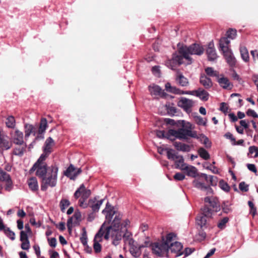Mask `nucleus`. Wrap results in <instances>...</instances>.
<instances>
[{
	"label": "nucleus",
	"mask_w": 258,
	"mask_h": 258,
	"mask_svg": "<svg viewBox=\"0 0 258 258\" xmlns=\"http://www.w3.org/2000/svg\"><path fill=\"white\" fill-rule=\"evenodd\" d=\"M91 195V191L89 189H87L85 185L82 184L80 187L75 191L74 197L76 199H78L81 197V199L83 200H86Z\"/></svg>",
	"instance_id": "13"
},
{
	"label": "nucleus",
	"mask_w": 258,
	"mask_h": 258,
	"mask_svg": "<svg viewBox=\"0 0 258 258\" xmlns=\"http://www.w3.org/2000/svg\"><path fill=\"white\" fill-rule=\"evenodd\" d=\"M122 238L125 244H128L130 246L135 244V240L132 237V234L128 231L126 232L122 235Z\"/></svg>",
	"instance_id": "29"
},
{
	"label": "nucleus",
	"mask_w": 258,
	"mask_h": 258,
	"mask_svg": "<svg viewBox=\"0 0 258 258\" xmlns=\"http://www.w3.org/2000/svg\"><path fill=\"white\" fill-rule=\"evenodd\" d=\"M217 81L219 85L224 89H231L233 87V85L230 83L228 79L223 75H220L218 77Z\"/></svg>",
	"instance_id": "17"
},
{
	"label": "nucleus",
	"mask_w": 258,
	"mask_h": 258,
	"mask_svg": "<svg viewBox=\"0 0 258 258\" xmlns=\"http://www.w3.org/2000/svg\"><path fill=\"white\" fill-rule=\"evenodd\" d=\"M229 218L228 217H224L222 219L218 224V227L220 229H223L226 224L228 222Z\"/></svg>",
	"instance_id": "50"
},
{
	"label": "nucleus",
	"mask_w": 258,
	"mask_h": 258,
	"mask_svg": "<svg viewBox=\"0 0 258 258\" xmlns=\"http://www.w3.org/2000/svg\"><path fill=\"white\" fill-rule=\"evenodd\" d=\"M182 171H184L187 176L194 178L199 175L197 169L192 165L186 164Z\"/></svg>",
	"instance_id": "20"
},
{
	"label": "nucleus",
	"mask_w": 258,
	"mask_h": 258,
	"mask_svg": "<svg viewBox=\"0 0 258 258\" xmlns=\"http://www.w3.org/2000/svg\"><path fill=\"white\" fill-rule=\"evenodd\" d=\"M195 120L196 122L200 125H206L207 124V119L206 118H203L200 116H195Z\"/></svg>",
	"instance_id": "44"
},
{
	"label": "nucleus",
	"mask_w": 258,
	"mask_h": 258,
	"mask_svg": "<svg viewBox=\"0 0 258 258\" xmlns=\"http://www.w3.org/2000/svg\"><path fill=\"white\" fill-rule=\"evenodd\" d=\"M174 146L177 150L183 152H189L190 148L189 145L184 144H182L179 142H175Z\"/></svg>",
	"instance_id": "30"
},
{
	"label": "nucleus",
	"mask_w": 258,
	"mask_h": 258,
	"mask_svg": "<svg viewBox=\"0 0 258 258\" xmlns=\"http://www.w3.org/2000/svg\"><path fill=\"white\" fill-rule=\"evenodd\" d=\"M80 240L84 246L87 245V236L85 229H84V232L80 237Z\"/></svg>",
	"instance_id": "54"
},
{
	"label": "nucleus",
	"mask_w": 258,
	"mask_h": 258,
	"mask_svg": "<svg viewBox=\"0 0 258 258\" xmlns=\"http://www.w3.org/2000/svg\"><path fill=\"white\" fill-rule=\"evenodd\" d=\"M165 150L167 152V156L168 159L175 161L176 168L182 170L184 166L187 164L184 163L183 156L178 155L173 149L166 148Z\"/></svg>",
	"instance_id": "7"
},
{
	"label": "nucleus",
	"mask_w": 258,
	"mask_h": 258,
	"mask_svg": "<svg viewBox=\"0 0 258 258\" xmlns=\"http://www.w3.org/2000/svg\"><path fill=\"white\" fill-rule=\"evenodd\" d=\"M176 235L173 233V236L171 239V242H169L168 246L169 247V251L176 254V256H178L182 253L181 250L182 249V245L181 243L176 241Z\"/></svg>",
	"instance_id": "10"
},
{
	"label": "nucleus",
	"mask_w": 258,
	"mask_h": 258,
	"mask_svg": "<svg viewBox=\"0 0 258 258\" xmlns=\"http://www.w3.org/2000/svg\"><path fill=\"white\" fill-rule=\"evenodd\" d=\"M195 96L199 97L201 100L204 101L208 100L209 94L205 90L199 88L195 91Z\"/></svg>",
	"instance_id": "28"
},
{
	"label": "nucleus",
	"mask_w": 258,
	"mask_h": 258,
	"mask_svg": "<svg viewBox=\"0 0 258 258\" xmlns=\"http://www.w3.org/2000/svg\"><path fill=\"white\" fill-rule=\"evenodd\" d=\"M217 178L216 176L212 175H208L207 183H209L210 186H215L217 184Z\"/></svg>",
	"instance_id": "42"
},
{
	"label": "nucleus",
	"mask_w": 258,
	"mask_h": 258,
	"mask_svg": "<svg viewBox=\"0 0 258 258\" xmlns=\"http://www.w3.org/2000/svg\"><path fill=\"white\" fill-rule=\"evenodd\" d=\"M178 52L183 58L187 60V64H188L191 63V58L189 55L192 54L200 55L203 53L204 48L200 45L195 43L189 46L183 45L179 47Z\"/></svg>",
	"instance_id": "4"
},
{
	"label": "nucleus",
	"mask_w": 258,
	"mask_h": 258,
	"mask_svg": "<svg viewBox=\"0 0 258 258\" xmlns=\"http://www.w3.org/2000/svg\"><path fill=\"white\" fill-rule=\"evenodd\" d=\"M143 246V245H141L137 247L135 244L131 246L129 250L132 255L135 257H139L141 254V248Z\"/></svg>",
	"instance_id": "27"
},
{
	"label": "nucleus",
	"mask_w": 258,
	"mask_h": 258,
	"mask_svg": "<svg viewBox=\"0 0 258 258\" xmlns=\"http://www.w3.org/2000/svg\"><path fill=\"white\" fill-rule=\"evenodd\" d=\"M6 124L8 127L14 128L16 125V121L14 117L12 115L9 116L6 119Z\"/></svg>",
	"instance_id": "34"
},
{
	"label": "nucleus",
	"mask_w": 258,
	"mask_h": 258,
	"mask_svg": "<svg viewBox=\"0 0 258 258\" xmlns=\"http://www.w3.org/2000/svg\"><path fill=\"white\" fill-rule=\"evenodd\" d=\"M230 205L228 203L224 202L222 206V210L224 213L228 214L231 212L232 209L230 207Z\"/></svg>",
	"instance_id": "51"
},
{
	"label": "nucleus",
	"mask_w": 258,
	"mask_h": 258,
	"mask_svg": "<svg viewBox=\"0 0 258 258\" xmlns=\"http://www.w3.org/2000/svg\"><path fill=\"white\" fill-rule=\"evenodd\" d=\"M26 231H22L20 233V240L21 241H25V240H29L28 235Z\"/></svg>",
	"instance_id": "62"
},
{
	"label": "nucleus",
	"mask_w": 258,
	"mask_h": 258,
	"mask_svg": "<svg viewBox=\"0 0 258 258\" xmlns=\"http://www.w3.org/2000/svg\"><path fill=\"white\" fill-rule=\"evenodd\" d=\"M12 141L16 145H23L24 142V135L22 132L16 128L10 133Z\"/></svg>",
	"instance_id": "11"
},
{
	"label": "nucleus",
	"mask_w": 258,
	"mask_h": 258,
	"mask_svg": "<svg viewBox=\"0 0 258 258\" xmlns=\"http://www.w3.org/2000/svg\"><path fill=\"white\" fill-rule=\"evenodd\" d=\"M194 104L193 100L183 97H180L177 102V105L187 112L191 111V108L194 106Z\"/></svg>",
	"instance_id": "12"
},
{
	"label": "nucleus",
	"mask_w": 258,
	"mask_h": 258,
	"mask_svg": "<svg viewBox=\"0 0 258 258\" xmlns=\"http://www.w3.org/2000/svg\"><path fill=\"white\" fill-rule=\"evenodd\" d=\"M227 63L230 66H233L235 63V58L231 49L222 52Z\"/></svg>",
	"instance_id": "21"
},
{
	"label": "nucleus",
	"mask_w": 258,
	"mask_h": 258,
	"mask_svg": "<svg viewBox=\"0 0 258 258\" xmlns=\"http://www.w3.org/2000/svg\"><path fill=\"white\" fill-rule=\"evenodd\" d=\"M239 189L242 191H247L248 190V185L244 182H241L239 185Z\"/></svg>",
	"instance_id": "56"
},
{
	"label": "nucleus",
	"mask_w": 258,
	"mask_h": 258,
	"mask_svg": "<svg viewBox=\"0 0 258 258\" xmlns=\"http://www.w3.org/2000/svg\"><path fill=\"white\" fill-rule=\"evenodd\" d=\"M47 126V121L46 118H43L41 119L39 127V133L42 134L45 132Z\"/></svg>",
	"instance_id": "36"
},
{
	"label": "nucleus",
	"mask_w": 258,
	"mask_h": 258,
	"mask_svg": "<svg viewBox=\"0 0 258 258\" xmlns=\"http://www.w3.org/2000/svg\"><path fill=\"white\" fill-rule=\"evenodd\" d=\"M208 175L201 173L198 175L192 182V185L195 188L205 191L206 195H212L213 190L209 185H207Z\"/></svg>",
	"instance_id": "6"
},
{
	"label": "nucleus",
	"mask_w": 258,
	"mask_h": 258,
	"mask_svg": "<svg viewBox=\"0 0 258 258\" xmlns=\"http://www.w3.org/2000/svg\"><path fill=\"white\" fill-rule=\"evenodd\" d=\"M246 114L248 116H252V117H254V118H257L258 117V115L255 112V111L254 110L250 109H249L247 110V111L246 112Z\"/></svg>",
	"instance_id": "61"
},
{
	"label": "nucleus",
	"mask_w": 258,
	"mask_h": 258,
	"mask_svg": "<svg viewBox=\"0 0 258 258\" xmlns=\"http://www.w3.org/2000/svg\"><path fill=\"white\" fill-rule=\"evenodd\" d=\"M70 205V203L68 200L62 199L60 202V207L62 212H64L66 208Z\"/></svg>",
	"instance_id": "43"
},
{
	"label": "nucleus",
	"mask_w": 258,
	"mask_h": 258,
	"mask_svg": "<svg viewBox=\"0 0 258 258\" xmlns=\"http://www.w3.org/2000/svg\"><path fill=\"white\" fill-rule=\"evenodd\" d=\"M219 186L222 190L226 192L229 191L230 188L227 183L225 182L223 180L220 181Z\"/></svg>",
	"instance_id": "48"
},
{
	"label": "nucleus",
	"mask_w": 258,
	"mask_h": 258,
	"mask_svg": "<svg viewBox=\"0 0 258 258\" xmlns=\"http://www.w3.org/2000/svg\"><path fill=\"white\" fill-rule=\"evenodd\" d=\"M198 139H200L201 141L205 145L206 148H210L211 147V142L206 136L202 134L200 135V136H198Z\"/></svg>",
	"instance_id": "41"
},
{
	"label": "nucleus",
	"mask_w": 258,
	"mask_h": 258,
	"mask_svg": "<svg viewBox=\"0 0 258 258\" xmlns=\"http://www.w3.org/2000/svg\"><path fill=\"white\" fill-rule=\"evenodd\" d=\"M48 171V167L47 168L46 163H35L29 170L30 174L35 172V175L41 179L44 176Z\"/></svg>",
	"instance_id": "8"
},
{
	"label": "nucleus",
	"mask_w": 258,
	"mask_h": 258,
	"mask_svg": "<svg viewBox=\"0 0 258 258\" xmlns=\"http://www.w3.org/2000/svg\"><path fill=\"white\" fill-rule=\"evenodd\" d=\"M6 182L5 189L8 191H10L13 187V182L11 178L5 181Z\"/></svg>",
	"instance_id": "52"
},
{
	"label": "nucleus",
	"mask_w": 258,
	"mask_h": 258,
	"mask_svg": "<svg viewBox=\"0 0 258 258\" xmlns=\"http://www.w3.org/2000/svg\"><path fill=\"white\" fill-rule=\"evenodd\" d=\"M209 204L211 207H212L213 208H215L216 210L219 208V205L217 202V200L215 198H213L212 199Z\"/></svg>",
	"instance_id": "60"
},
{
	"label": "nucleus",
	"mask_w": 258,
	"mask_h": 258,
	"mask_svg": "<svg viewBox=\"0 0 258 258\" xmlns=\"http://www.w3.org/2000/svg\"><path fill=\"white\" fill-rule=\"evenodd\" d=\"M255 153L253 157L256 158L258 157V148L254 146H250L249 148V154H252L253 153Z\"/></svg>",
	"instance_id": "53"
},
{
	"label": "nucleus",
	"mask_w": 258,
	"mask_h": 258,
	"mask_svg": "<svg viewBox=\"0 0 258 258\" xmlns=\"http://www.w3.org/2000/svg\"><path fill=\"white\" fill-rule=\"evenodd\" d=\"M50 153H46L45 151H43V153L41 154V155L40 156V157L38 158L37 161L36 162V163H45L44 161L46 159V158L48 157Z\"/></svg>",
	"instance_id": "49"
},
{
	"label": "nucleus",
	"mask_w": 258,
	"mask_h": 258,
	"mask_svg": "<svg viewBox=\"0 0 258 258\" xmlns=\"http://www.w3.org/2000/svg\"><path fill=\"white\" fill-rule=\"evenodd\" d=\"M105 232V229H104V224H103L94 238L93 248L96 253H99L101 251V245L100 242L102 241Z\"/></svg>",
	"instance_id": "9"
},
{
	"label": "nucleus",
	"mask_w": 258,
	"mask_h": 258,
	"mask_svg": "<svg viewBox=\"0 0 258 258\" xmlns=\"http://www.w3.org/2000/svg\"><path fill=\"white\" fill-rule=\"evenodd\" d=\"M81 168L76 169L73 165H71L64 172V175L71 179L74 180L81 173Z\"/></svg>",
	"instance_id": "15"
},
{
	"label": "nucleus",
	"mask_w": 258,
	"mask_h": 258,
	"mask_svg": "<svg viewBox=\"0 0 258 258\" xmlns=\"http://www.w3.org/2000/svg\"><path fill=\"white\" fill-rule=\"evenodd\" d=\"M29 188L32 191L37 190L38 189V182L35 177H32L28 180Z\"/></svg>",
	"instance_id": "31"
},
{
	"label": "nucleus",
	"mask_w": 258,
	"mask_h": 258,
	"mask_svg": "<svg viewBox=\"0 0 258 258\" xmlns=\"http://www.w3.org/2000/svg\"><path fill=\"white\" fill-rule=\"evenodd\" d=\"M49 245L52 247H55L56 245V239L55 238H48Z\"/></svg>",
	"instance_id": "63"
},
{
	"label": "nucleus",
	"mask_w": 258,
	"mask_h": 258,
	"mask_svg": "<svg viewBox=\"0 0 258 258\" xmlns=\"http://www.w3.org/2000/svg\"><path fill=\"white\" fill-rule=\"evenodd\" d=\"M1 147L5 150H8L11 147V144L8 141H3L2 142L1 141Z\"/></svg>",
	"instance_id": "58"
},
{
	"label": "nucleus",
	"mask_w": 258,
	"mask_h": 258,
	"mask_svg": "<svg viewBox=\"0 0 258 258\" xmlns=\"http://www.w3.org/2000/svg\"><path fill=\"white\" fill-rule=\"evenodd\" d=\"M185 176L184 174L177 172L173 176L174 179L177 181H181L185 178Z\"/></svg>",
	"instance_id": "55"
},
{
	"label": "nucleus",
	"mask_w": 258,
	"mask_h": 258,
	"mask_svg": "<svg viewBox=\"0 0 258 258\" xmlns=\"http://www.w3.org/2000/svg\"><path fill=\"white\" fill-rule=\"evenodd\" d=\"M10 178V176L8 173L0 169V181L5 182Z\"/></svg>",
	"instance_id": "45"
},
{
	"label": "nucleus",
	"mask_w": 258,
	"mask_h": 258,
	"mask_svg": "<svg viewBox=\"0 0 258 258\" xmlns=\"http://www.w3.org/2000/svg\"><path fill=\"white\" fill-rule=\"evenodd\" d=\"M96 198H95L94 200L91 199L89 200V204L90 205L92 210L94 212H97L99 210L100 206L102 205L104 201V199L97 201H96Z\"/></svg>",
	"instance_id": "25"
},
{
	"label": "nucleus",
	"mask_w": 258,
	"mask_h": 258,
	"mask_svg": "<svg viewBox=\"0 0 258 258\" xmlns=\"http://www.w3.org/2000/svg\"><path fill=\"white\" fill-rule=\"evenodd\" d=\"M241 58L245 62H248L249 59V54L247 48L244 46L240 48Z\"/></svg>",
	"instance_id": "33"
},
{
	"label": "nucleus",
	"mask_w": 258,
	"mask_h": 258,
	"mask_svg": "<svg viewBox=\"0 0 258 258\" xmlns=\"http://www.w3.org/2000/svg\"><path fill=\"white\" fill-rule=\"evenodd\" d=\"M173 236V233H169L165 238H162V241L153 243L151 245L153 253L159 256H167L169 252L168 244L171 242Z\"/></svg>",
	"instance_id": "3"
},
{
	"label": "nucleus",
	"mask_w": 258,
	"mask_h": 258,
	"mask_svg": "<svg viewBox=\"0 0 258 258\" xmlns=\"http://www.w3.org/2000/svg\"><path fill=\"white\" fill-rule=\"evenodd\" d=\"M207 54L208 55L209 60L213 61L217 59L218 56L213 42H211L209 43L207 49Z\"/></svg>",
	"instance_id": "19"
},
{
	"label": "nucleus",
	"mask_w": 258,
	"mask_h": 258,
	"mask_svg": "<svg viewBox=\"0 0 258 258\" xmlns=\"http://www.w3.org/2000/svg\"><path fill=\"white\" fill-rule=\"evenodd\" d=\"M4 233L7 235V236L12 240H15V234L13 231H11L9 228H7L5 229Z\"/></svg>",
	"instance_id": "46"
},
{
	"label": "nucleus",
	"mask_w": 258,
	"mask_h": 258,
	"mask_svg": "<svg viewBox=\"0 0 258 258\" xmlns=\"http://www.w3.org/2000/svg\"><path fill=\"white\" fill-rule=\"evenodd\" d=\"M58 168L56 165L48 167V171L42 178L41 189L46 190L48 187H53L56 185Z\"/></svg>",
	"instance_id": "2"
},
{
	"label": "nucleus",
	"mask_w": 258,
	"mask_h": 258,
	"mask_svg": "<svg viewBox=\"0 0 258 258\" xmlns=\"http://www.w3.org/2000/svg\"><path fill=\"white\" fill-rule=\"evenodd\" d=\"M205 72L207 75L210 77H215L216 78L219 76L218 73L214 71V69L211 67H208L205 69Z\"/></svg>",
	"instance_id": "39"
},
{
	"label": "nucleus",
	"mask_w": 258,
	"mask_h": 258,
	"mask_svg": "<svg viewBox=\"0 0 258 258\" xmlns=\"http://www.w3.org/2000/svg\"><path fill=\"white\" fill-rule=\"evenodd\" d=\"M21 248L24 250H28L30 248V243L29 240L21 241Z\"/></svg>",
	"instance_id": "59"
},
{
	"label": "nucleus",
	"mask_w": 258,
	"mask_h": 258,
	"mask_svg": "<svg viewBox=\"0 0 258 258\" xmlns=\"http://www.w3.org/2000/svg\"><path fill=\"white\" fill-rule=\"evenodd\" d=\"M175 80L178 85L182 87L187 86L189 84L188 79L180 73H177Z\"/></svg>",
	"instance_id": "23"
},
{
	"label": "nucleus",
	"mask_w": 258,
	"mask_h": 258,
	"mask_svg": "<svg viewBox=\"0 0 258 258\" xmlns=\"http://www.w3.org/2000/svg\"><path fill=\"white\" fill-rule=\"evenodd\" d=\"M226 38H228V39H234L236 36V30L232 29H229L226 33Z\"/></svg>",
	"instance_id": "47"
},
{
	"label": "nucleus",
	"mask_w": 258,
	"mask_h": 258,
	"mask_svg": "<svg viewBox=\"0 0 258 258\" xmlns=\"http://www.w3.org/2000/svg\"><path fill=\"white\" fill-rule=\"evenodd\" d=\"M202 212L204 216L206 217L210 216L211 214V210L208 207L205 206L202 209Z\"/></svg>",
	"instance_id": "57"
},
{
	"label": "nucleus",
	"mask_w": 258,
	"mask_h": 258,
	"mask_svg": "<svg viewBox=\"0 0 258 258\" xmlns=\"http://www.w3.org/2000/svg\"><path fill=\"white\" fill-rule=\"evenodd\" d=\"M102 213H106V221L103 224L104 229H105L103 236L106 240L110 238L112 244L117 246L120 243L122 238L120 230L121 215L117 213L114 207H111L108 202L107 203Z\"/></svg>",
	"instance_id": "1"
},
{
	"label": "nucleus",
	"mask_w": 258,
	"mask_h": 258,
	"mask_svg": "<svg viewBox=\"0 0 258 258\" xmlns=\"http://www.w3.org/2000/svg\"><path fill=\"white\" fill-rule=\"evenodd\" d=\"M21 146V147L15 148L13 151V153L14 155L20 156H21L23 155L24 152L26 147V145L24 144Z\"/></svg>",
	"instance_id": "38"
},
{
	"label": "nucleus",
	"mask_w": 258,
	"mask_h": 258,
	"mask_svg": "<svg viewBox=\"0 0 258 258\" xmlns=\"http://www.w3.org/2000/svg\"><path fill=\"white\" fill-rule=\"evenodd\" d=\"M149 90L152 96H160L164 97L166 95V93L158 85H153L149 86Z\"/></svg>",
	"instance_id": "18"
},
{
	"label": "nucleus",
	"mask_w": 258,
	"mask_h": 258,
	"mask_svg": "<svg viewBox=\"0 0 258 258\" xmlns=\"http://www.w3.org/2000/svg\"><path fill=\"white\" fill-rule=\"evenodd\" d=\"M230 40L225 37L221 38L219 40V50L222 52L230 49Z\"/></svg>",
	"instance_id": "22"
},
{
	"label": "nucleus",
	"mask_w": 258,
	"mask_h": 258,
	"mask_svg": "<svg viewBox=\"0 0 258 258\" xmlns=\"http://www.w3.org/2000/svg\"><path fill=\"white\" fill-rule=\"evenodd\" d=\"M200 82L201 84L207 89H210L213 86V83L211 80L205 75H201Z\"/></svg>",
	"instance_id": "24"
},
{
	"label": "nucleus",
	"mask_w": 258,
	"mask_h": 258,
	"mask_svg": "<svg viewBox=\"0 0 258 258\" xmlns=\"http://www.w3.org/2000/svg\"><path fill=\"white\" fill-rule=\"evenodd\" d=\"M247 167L250 171L256 173L257 172V170L255 165L253 164H247Z\"/></svg>",
	"instance_id": "64"
},
{
	"label": "nucleus",
	"mask_w": 258,
	"mask_h": 258,
	"mask_svg": "<svg viewBox=\"0 0 258 258\" xmlns=\"http://www.w3.org/2000/svg\"><path fill=\"white\" fill-rule=\"evenodd\" d=\"M81 213L80 211H77L75 212L74 215L69 218L67 222V226L69 230H71L72 224H78L81 220Z\"/></svg>",
	"instance_id": "16"
},
{
	"label": "nucleus",
	"mask_w": 258,
	"mask_h": 258,
	"mask_svg": "<svg viewBox=\"0 0 258 258\" xmlns=\"http://www.w3.org/2000/svg\"><path fill=\"white\" fill-rule=\"evenodd\" d=\"M186 128H181L177 130H169L168 132L169 137H174L179 139H186L188 137L198 138L197 132L191 131L192 125L188 122L185 125Z\"/></svg>",
	"instance_id": "5"
},
{
	"label": "nucleus",
	"mask_w": 258,
	"mask_h": 258,
	"mask_svg": "<svg viewBox=\"0 0 258 258\" xmlns=\"http://www.w3.org/2000/svg\"><path fill=\"white\" fill-rule=\"evenodd\" d=\"M25 128V138L27 139L29 138L30 135L33 132L34 127L33 125L26 123L24 125Z\"/></svg>",
	"instance_id": "32"
},
{
	"label": "nucleus",
	"mask_w": 258,
	"mask_h": 258,
	"mask_svg": "<svg viewBox=\"0 0 258 258\" xmlns=\"http://www.w3.org/2000/svg\"><path fill=\"white\" fill-rule=\"evenodd\" d=\"M54 145V142L53 140L51 137H49L45 142L43 151H45L46 153H50L52 152V147Z\"/></svg>",
	"instance_id": "26"
},
{
	"label": "nucleus",
	"mask_w": 258,
	"mask_h": 258,
	"mask_svg": "<svg viewBox=\"0 0 258 258\" xmlns=\"http://www.w3.org/2000/svg\"><path fill=\"white\" fill-rule=\"evenodd\" d=\"M183 58L181 55H174L171 60H169L166 62V66L171 70H174L176 64H183L184 62L183 60Z\"/></svg>",
	"instance_id": "14"
},
{
	"label": "nucleus",
	"mask_w": 258,
	"mask_h": 258,
	"mask_svg": "<svg viewBox=\"0 0 258 258\" xmlns=\"http://www.w3.org/2000/svg\"><path fill=\"white\" fill-rule=\"evenodd\" d=\"M198 153L200 156L205 160H207L210 158L209 154L203 148H200L198 150Z\"/></svg>",
	"instance_id": "40"
},
{
	"label": "nucleus",
	"mask_w": 258,
	"mask_h": 258,
	"mask_svg": "<svg viewBox=\"0 0 258 258\" xmlns=\"http://www.w3.org/2000/svg\"><path fill=\"white\" fill-rule=\"evenodd\" d=\"M165 89L167 92L178 94L179 91V89L176 88L175 87L172 86L169 83H167L165 84Z\"/></svg>",
	"instance_id": "37"
},
{
	"label": "nucleus",
	"mask_w": 258,
	"mask_h": 258,
	"mask_svg": "<svg viewBox=\"0 0 258 258\" xmlns=\"http://www.w3.org/2000/svg\"><path fill=\"white\" fill-rule=\"evenodd\" d=\"M196 222L201 228L203 227L207 222L206 216L204 215L198 216L196 219Z\"/></svg>",
	"instance_id": "35"
}]
</instances>
